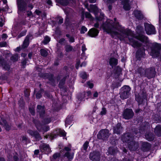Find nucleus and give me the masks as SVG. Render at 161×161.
<instances>
[{
  "mask_svg": "<svg viewBox=\"0 0 161 161\" xmlns=\"http://www.w3.org/2000/svg\"><path fill=\"white\" fill-rule=\"evenodd\" d=\"M0 66H2L6 70H8L10 69V65L9 63L4 60L2 59L1 58H0Z\"/></svg>",
  "mask_w": 161,
  "mask_h": 161,
  "instance_id": "12",
  "label": "nucleus"
},
{
  "mask_svg": "<svg viewBox=\"0 0 161 161\" xmlns=\"http://www.w3.org/2000/svg\"><path fill=\"white\" fill-rule=\"evenodd\" d=\"M99 33V31L96 29L92 28L88 32V34L92 37H95L97 36Z\"/></svg>",
  "mask_w": 161,
  "mask_h": 161,
  "instance_id": "15",
  "label": "nucleus"
},
{
  "mask_svg": "<svg viewBox=\"0 0 161 161\" xmlns=\"http://www.w3.org/2000/svg\"><path fill=\"white\" fill-rule=\"evenodd\" d=\"M86 18L92 19V17L91 14L88 12H86L85 14Z\"/></svg>",
  "mask_w": 161,
  "mask_h": 161,
  "instance_id": "40",
  "label": "nucleus"
},
{
  "mask_svg": "<svg viewBox=\"0 0 161 161\" xmlns=\"http://www.w3.org/2000/svg\"><path fill=\"white\" fill-rule=\"evenodd\" d=\"M122 3L124 9L126 10H128L130 9V3L128 0H123Z\"/></svg>",
  "mask_w": 161,
  "mask_h": 161,
  "instance_id": "17",
  "label": "nucleus"
},
{
  "mask_svg": "<svg viewBox=\"0 0 161 161\" xmlns=\"http://www.w3.org/2000/svg\"><path fill=\"white\" fill-rule=\"evenodd\" d=\"M29 110L31 114H32V115H34V114L35 111L34 108H30Z\"/></svg>",
  "mask_w": 161,
  "mask_h": 161,
  "instance_id": "49",
  "label": "nucleus"
},
{
  "mask_svg": "<svg viewBox=\"0 0 161 161\" xmlns=\"http://www.w3.org/2000/svg\"><path fill=\"white\" fill-rule=\"evenodd\" d=\"M102 27L105 31L115 38L117 37L122 40L125 37H128L131 44L134 47L140 46V44L135 39L142 42L147 41V37L143 34L142 27L138 26L136 30L138 34L134 35L130 30H125L124 27H122L116 21L115 18L114 19V22L110 19L107 20L106 24H103Z\"/></svg>",
  "mask_w": 161,
  "mask_h": 161,
  "instance_id": "1",
  "label": "nucleus"
},
{
  "mask_svg": "<svg viewBox=\"0 0 161 161\" xmlns=\"http://www.w3.org/2000/svg\"><path fill=\"white\" fill-rule=\"evenodd\" d=\"M145 29L147 34L148 35L154 34L156 33L154 27L152 25L145 23L144 24Z\"/></svg>",
  "mask_w": 161,
  "mask_h": 161,
  "instance_id": "7",
  "label": "nucleus"
},
{
  "mask_svg": "<svg viewBox=\"0 0 161 161\" xmlns=\"http://www.w3.org/2000/svg\"><path fill=\"white\" fill-rule=\"evenodd\" d=\"M18 56L17 54H15V55L12 56L11 57V60L14 61H15L18 60Z\"/></svg>",
  "mask_w": 161,
  "mask_h": 161,
  "instance_id": "37",
  "label": "nucleus"
},
{
  "mask_svg": "<svg viewBox=\"0 0 161 161\" xmlns=\"http://www.w3.org/2000/svg\"><path fill=\"white\" fill-rule=\"evenodd\" d=\"M70 0H60V3L64 5H67Z\"/></svg>",
  "mask_w": 161,
  "mask_h": 161,
  "instance_id": "33",
  "label": "nucleus"
},
{
  "mask_svg": "<svg viewBox=\"0 0 161 161\" xmlns=\"http://www.w3.org/2000/svg\"><path fill=\"white\" fill-rule=\"evenodd\" d=\"M40 150L42 153L47 154L51 152V150L48 145L43 143L40 146Z\"/></svg>",
  "mask_w": 161,
  "mask_h": 161,
  "instance_id": "11",
  "label": "nucleus"
},
{
  "mask_svg": "<svg viewBox=\"0 0 161 161\" xmlns=\"http://www.w3.org/2000/svg\"><path fill=\"white\" fill-rule=\"evenodd\" d=\"M134 14L135 17L138 19H141L143 18V15L140 11L135 10L134 12Z\"/></svg>",
  "mask_w": 161,
  "mask_h": 161,
  "instance_id": "19",
  "label": "nucleus"
},
{
  "mask_svg": "<svg viewBox=\"0 0 161 161\" xmlns=\"http://www.w3.org/2000/svg\"><path fill=\"white\" fill-rule=\"evenodd\" d=\"M63 19L62 18L60 17L58 18L57 19V21H58V23L59 24H61L63 22Z\"/></svg>",
  "mask_w": 161,
  "mask_h": 161,
  "instance_id": "51",
  "label": "nucleus"
},
{
  "mask_svg": "<svg viewBox=\"0 0 161 161\" xmlns=\"http://www.w3.org/2000/svg\"><path fill=\"white\" fill-rule=\"evenodd\" d=\"M106 109L104 108H103L102 110L100 113V114L101 115H103L106 114Z\"/></svg>",
  "mask_w": 161,
  "mask_h": 161,
  "instance_id": "43",
  "label": "nucleus"
},
{
  "mask_svg": "<svg viewBox=\"0 0 161 161\" xmlns=\"http://www.w3.org/2000/svg\"><path fill=\"white\" fill-rule=\"evenodd\" d=\"M134 114L132 110L131 109H126L124 111L123 115L124 118L125 119H129L131 118Z\"/></svg>",
  "mask_w": 161,
  "mask_h": 161,
  "instance_id": "9",
  "label": "nucleus"
},
{
  "mask_svg": "<svg viewBox=\"0 0 161 161\" xmlns=\"http://www.w3.org/2000/svg\"><path fill=\"white\" fill-rule=\"evenodd\" d=\"M155 70L154 69H152V70H150V74L153 75L151 77H148V78H150L152 77H153L154 74Z\"/></svg>",
  "mask_w": 161,
  "mask_h": 161,
  "instance_id": "48",
  "label": "nucleus"
},
{
  "mask_svg": "<svg viewBox=\"0 0 161 161\" xmlns=\"http://www.w3.org/2000/svg\"><path fill=\"white\" fill-rule=\"evenodd\" d=\"M122 130V128L121 126V124L120 123H118L115 127L114 129V133L117 134H119L121 132Z\"/></svg>",
  "mask_w": 161,
  "mask_h": 161,
  "instance_id": "18",
  "label": "nucleus"
},
{
  "mask_svg": "<svg viewBox=\"0 0 161 161\" xmlns=\"http://www.w3.org/2000/svg\"><path fill=\"white\" fill-rule=\"evenodd\" d=\"M56 136V135H54V134H51L50 135H47L45 136V137L46 138H48V137H49L51 139H53V138H55Z\"/></svg>",
  "mask_w": 161,
  "mask_h": 161,
  "instance_id": "35",
  "label": "nucleus"
},
{
  "mask_svg": "<svg viewBox=\"0 0 161 161\" xmlns=\"http://www.w3.org/2000/svg\"><path fill=\"white\" fill-rule=\"evenodd\" d=\"M99 26V24L98 23H97L94 25V26H95V27L96 28L98 27Z\"/></svg>",
  "mask_w": 161,
  "mask_h": 161,
  "instance_id": "62",
  "label": "nucleus"
},
{
  "mask_svg": "<svg viewBox=\"0 0 161 161\" xmlns=\"http://www.w3.org/2000/svg\"><path fill=\"white\" fill-rule=\"evenodd\" d=\"M36 96L37 98H39L41 97V95L40 94L38 93L36 94Z\"/></svg>",
  "mask_w": 161,
  "mask_h": 161,
  "instance_id": "55",
  "label": "nucleus"
},
{
  "mask_svg": "<svg viewBox=\"0 0 161 161\" xmlns=\"http://www.w3.org/2000/svg\"><path fill=\"white\" fill-rule=\"evenodd\" d=\"M105 1H106V0H104ZM115 1V0H107V2L108 3H113L114 1Z\"/></svg>",
  "mask_w": 161,
  "mask_h": 161,
  "instance_id": "56",
  "label": "nucleus"
},
{
  "mask_svg": "<svg viewBox=\"0 0 161 161\" xmlns=\"http://www.w3.org/2000/svg\"><path fill=\"white\" fill-rule=\"evenodd\" d=\"M44 122L45 124H48L51 121V118L50 117H46L44 119Z\"/></svg>",
  "mask_w": 161,
  "mask_h": 161,
  "instance_id": "36",
  "label": "nucleus"
},
{
  "mask_svg": "<svg viewBox=\"0 0 161 161\" xmlns=\"http://www.w3.org/2000/svg\"><path fill=\"white\" fill-rule=\"evenodd\" d=\"M117 60L116 58H111L109 60V64L112 67L116 65L117 64Z\"/></svg>",
  "mask_w": 161,
  "mask_h": 161,
  "instance_id": "22",
  "label": "nucleus"
},
{
  "mask_svg": "<svg viewBox=\"0 0 161 161\" xmlns=\"http://www.w3.org/2000/svg\"><path fill=\"white\" fill-rule=\"evenodd\" d=\"M47 3L49 4V5H50L52 3V1L51 0H48L47 1Z\"/></svg>",
  "mask_w": 161,
  "mask_h": 161,
  "instance_id": "64",
  "label": "nucleus"
},
{
  "mask_svg": "<svg viewBox=\"0 0 161 161\" xmlns=\"http://www.w3.org/2000/svg\"><path fill=\"white\" fill-rule=\"evenodd\" d=\"M26 64V60H24L22 62V64L23 65H25Z\"/></svg>",
  "mask_w": 161,
  "mask_h": 161,
  "instance_id": "60",
  "label": "nucleus"
},
{
  "mask_svg": "<svg viewBox=\"0 0 161 161\" xmlns=\"http://www.w3.org/2000/svg\"><path fill=\"white\" fill-rule=\"evenodd\" d=\"M86 50V47L85 45H83L82 47V53L81 54V56H82V58L85 59H86V57L85 56V51Z\"/></svg>",
  "mask_w": 161,
  "mask_h": 161,
  "instance_id": "28",
  "label": "nucleus"
},
{
  "mask_svg": "<svg viewBox=\"0 0 161 161\" xmlns=\"http://www.w3.org/2000/svg\"><path fill=\"white\" fill-rule=\"evenodd\" d=\"M69 35L68 34L66 35V36L69 38V41L70 42H73L74 41V37H69Z\"/></svg>",
  "mask_w": 161,
  "mask_h": 161,
  "instance_id": "45",
  "label": "nucleus"
},
{
  "mask_svg": "<svg viewBox=\"0 0 161 161\" xmlns=\"http://www.w3.org/2000/svg\"><path fill=\"white\" fill-rule=\"evenodd\" d=\"M132 139L133 137H130V134L129 133L125 134L122 138V140L123 142H125L129 144L128 147L130 150H136L138 146L137 143H135L132 141L129 142L130 141L132 140Z\"/></svg>",
  "mask_w": 161,
  "mask_h": 161,
  "instance_id": "2",
  "label": "nucleus"
},
{
  "mask_svg": "<svg viewBox=\"0 0 161 161\" xmlns=\"http://www.w3.org/2000/svg\"><path fill=\"white\" fill-rule=\"evenodd\" d=\"M89 143L88 142H86L83 145L84 149L86 150L88 147Z\"/></svg>",
  "mask_w": 161,
  "mask_h": 161,
  "instance_id": "41",
  "label": "nucleus"
},
{
  "mask_svg": "<svg viewBox=\"0 0 161 161\" xmlns=\"http://www.w3.org/2000/svg\"><path fill=\"white\" fill-rule=\"evenodd\" d=\"M40 53L42 56H46L47 54V51L44 49H42L41 50Z\"/></svg>",
  "mask_w": 161,
  "mask_h": 161,
  "instance_id": "31",
  "label": "nucleus"
},
{
  "mask_svg": "<svg viewBox=\"0 0 161 161\" xmlns=\"http://www.w3.org/2000/svg\"><path fill=\"white\" fill-rule=\"evenodd\" d=\"M93 97H97L98 96V93L97 92H95L93 95Z\"/></svg>",
  "mask_w": 161,
  "mask_h": 161,
  "instance_id": "52",
  "label": "nucleus"
},
{
  "mask_svg": "<svg viewBox=\"0 0 161 161\" xmlns=\"http://www.w3.org/2000/svg\"><path fill=\"white\" fill-rule=\"evenodd\" d=\"M3 20H2V21H0V26L2 27L3 25Z\"/></svg>",
  "mask_w": 161,
  "mask_h": 161,
  "instance_id": "61",
  "label": "nucleus"
},
{
  "mask_svg": "<svg viewBox=\"0 0 161 161\" xmlns=\"http://www.w3.org/2000/svg\"><path fill=\"white\" fill-rule=\"evenodd\" d=\"M35 13L37 15H40L41 13V12L39 10L37 9L35 11Z\"/></svg>",
  "mask_w": 161,
  "mask_h": 161,
  "instance_id": "53",
  "label": "nucleus"
},
{
  "mask_svg": "<svg viewBox=\"0 0 161 161\" xmlns=\"http://www.w3.org/2000/svg\"><path fill=\"white\" fill-rule=\"evenodd\" d=\"M91 95V92L90 91H88L86 92L84 94V97L86 98H87L88 97H90Z\"/></svg>",
  "mask_w": 161,
  "mask_h": 161,
  "instance_id": "38",
  "label": "nucleus"
},
{
  "mask_svg": "<svg viewBox=\"0 0 161 161\" xmlns=\"http://www.w3.org/2000/svg\"><path fill=\"white\" fill-rule=\"evenodd\" d=\"M87 85L89 88H92L93 86V83L90 81H88L87 83Z\"/></svg>",
  "mask_w": 161,
  "mask_h": 161,
  "instance_id": "46",
  "label": "nucleus"
},
{
  "mask_svg": "<svg viewBox=\"0 0 161 161\" xmlns=\"http://www.w3.org/2000/svg\"><path fill=\"white\" fill-rule=\"evenodd\" d=\"M109 131L108 130L104 129L100 130L97 134V138L99 139L105 140L109 136Z\"/></svg>",
  "mask_w": 161,
  "mask_h": 161,
  "instance_id": "8",
  "label": "nucleus"
},
{
  "mask_svg": "<svg viewBox=\"0 0 161 161\" xmlns=\"http://www.w3.org/2000/svg\"><path fill=\"white\" fill-rule=\"evenodd\" d=\"M71 148L70 146L65 147L62 152L61 153L63 154V158H66L69 161H71L73 158L74 153L71 151Z\"/></svg>",
  "mask_w": 161,
  "mask_h": 161,
  "instance_id": "3",
  "label": "nucleus"
},
{
  "mask_svg": "<svg viewBox=\"0 0 161 161\" xmlns=\"http://www.w3.org/2000/svg\"><path fill=\"white\" fill-rule=\"evenodd\" d=\"M36 125L37 130L40 131L42 130L44 132L47 131L49 130L48 127L41 125L40 123H36Z\"/></svg>",
  "mask_w": 161,
  "mask_h": 161,
  "instance_id": "13",
  "label": "nucleus"
},
{
  "mask_svg": "<svg viewBox=\"0 0 161 161\" xmlns=\"http://www.w3.org/2000/svg\"><path fill=\"white\" fill-rule=\"evenodd\" d=\"M56 133H57V135H59L61 136H65L66 135V133L64 130L60 129L57 130Z\"/></svg>",
  "mask_w": 161,
  "mask_h": 161,
  "instance_id": "25",
  "label": "nucleus"
},
{
  "mask_svg": "<svg viewBox=\"0 0 161 161\" xmlns=\"http://www.w3.org/2000/svg\"><path fill=\"white\" fill-rule=\"evenodd\" d=\"M117 152L116 147H110L108 150V153L112 155H114Z\"/></svg>",
  "mask_w": 161,
  "mask_h": 161,
  "instance_id": "26",
  "label": "nucleus"
},
{
  "mask_svg": "<svg viewBox=\"0 0 161 161\" xmlns=\"http://www.w3.org/2000/svg\"><path fill=\"white\" fill-rule=\"evenodd\" d=\"M130 88L128 86H125L121 88L120 92V97L123 99H125L128 97L130 94Z\"/></svg>",
  "mask_w": 161,
  "mask_h": 161,
  "instance_id": "6",
  "label": "nucleus"
},
{
  "mask_svg": "<svg viewBox=\"0 0 161 161\" xmlns=\"http://www.w3.org/2000/svg\"><path fill=\"white\" fill-rule=\"evenodd\" d=\"M71 124L72 121H71L70 119L68 118H67L65 121V126L66 127L69 125H71Z\"/></svg>",
  "mask_w": 161,
  "mask_h": 161,
  "instance_id": "29",
  "label": "nucleus"
},
{
  "mask_svg": "<svg viewBox=\"0 0 161 161\" xmlns=\"http://www.w3.org/2000/svg\"><path fill=\"white\" fill-rule=\"evenodd\" d=\"M64 39H60V40L59 41V43H62V42H64Z\"/></svg>",
  "mask_w": 161,
  "mask_h": 161,
  "instance_id": "63",
  "label": "nucleus"
},
{
  "mask_svg": "<svg viewBox=\"0 0 161 161\" xmlns=\"http://www.w3.org/2000/svg\"><path fill=\"white\" fill-rule=\"evenodd\" d=\"M7 45V43L5 42H3L0 43V47H5Z\"/></svg>",
  "mask_w": 161,
  "mask_h": 161,
  "instance_id": "50",
  "label": "nucleus"
},
{
  "mask_svg": "<svg viewBox=\"0 0 161 161\" xmlns=\"http://www.w3.org/2000/svg\"><path fill=\"white\" fill-rule=\"evenodd\" d=\"M80 62H79V61H77V62H76V68L77 69H78V67H79V65H80Z\"/></svg>",
  "mask_w": 161,
  "mask_h": 161,
  "instance_id": "57",
  "label": "nucleus"
},
{
  "mask_svg": "<svg viewBox=\"0 0 161 161\" xmlns=\"http://www.w3.org/2000/svg\"><path fill=\"white\" fill-rule=\"evenodd\" d=\"M87 29L84 26H82L81 27V29L80 30V33L82 34H84L85 32L87 31Z\"/></svg>",
  "mask_w": 161,
  "mask_h": 161,
  "instance_id": "39",
  "label": "nucleus"
},
{
  "mask_svg": "<svg viewBox=\"0 0 161 161\" xmlns=\"http://www.w3.org/2000/svg\"><path fill=\"white\" fill-rule=\"evenodd\" d=\"M1 121L2 122H0V125H3L6 130H8L10 129V126L7 124L5 120L3 119H1Z\"/></svg>",
  "mask_w": 161,
  "mask_h": 161,
  "instance_id": "23",
  "label": "nucleus"
},
{
  "mask_svg": "<svg viewBox=\"0 0 161 161\" xmlns=\"http://www.w3.org/2000/svg\"><path fill=\"white\" fill-rule=\"evenodd\" d=\"M26 31H23L22 32L20 33V34L18 36V38H19L21 37L25 36L26 34Z\"/></svg>",
  "mask_w": 161,
  "mask_h": 161,
  "instance_id": "42",
  "label": "nucleus"
},
{
  "mask_svg": "<svg viewBox=\"0 0 161 161\" xmlns=\"http://www.w3.org/2000/svg\"><path fill=\"white\" fill-rule=\"evenodd\" d=\"M150 54L153 57H156L161 55L160 45L158 43L154 44L153 48L151 49Z\"/></svg>",
  "mask_w": 161,
  "mask_h": 161,
  "instance_id": "5",
  "label": "nucleus"
},
{
  "mask_svg": "<svg viewBox=\"0 0 161 161\" xmlns=\"http://www.w3.org/2000/svg\"><path fill=\"white\" fill-rule=\"evenodd\" d=\"M39 153V150H36L34 151V153L35 154H37Z\"/></svg>",
  "mask_w": 161,
  "mask_h": 161,
  "instance_id": "59",
  "label": "nucleus"
},
{
  "mask_svg": "<svg viewBox=\"0 0 161 161\" xmlns=\"http://www.w3.org/2000/svg\"><path fill=\"white\" fill-rule=\"evenodd\" d=\"M65 49L66 52H69L72 50L73 48L71 46L68 45L65 46Z\"/></svg>",
  "mask_w": 161,
  "mask_h": 161,
  "instance_id": "30",
  "label": "nucleus"
},
{
  "mask_svg": "<svg viewBox=\"0 0 161 161\" xmlns=\"http://www.w3.org/2000/svg\"><path fill=\"white\" fill-rule=\"evenodd\" d=\"M80 77L83 79H86L87 77V75L85 72H82L80 74Z\"/></svg>",
  "mask_w": 161,
  "mask_h": 161,
  "instance_id": "34",
  "label": "nucleus"
},
{
  "mask_svg": "<svg viewBox=\"0 0 161 161\" xmlns=\"http://www.w3.org/2000/svg\"><path fill=\"white\" fill-rule=\"evenodd\" d=\"M61 155L60 153H56L53 155V157L54 159H56L58 157L60 156Z\"/></svg>",
  "mask_w": 161,
  "mask_h": 161,
  "instance_id": "44",
  "label": "nucleus"
},
{
  "mask_svg": "<svg viewBox=\"0 0 161 161\" xmlns=\"http://www.w3.org/2000/svg\"><path fill=\"white\" fill-rule=\"evenodd\" d=\"M86 62H83L82 63V64L80 65L81 67L82 66H85L86 65Z\"/></svg>",
  "mask_w": 161,
  "mask_h": 161,
  "instance_id": "58",
  "label": "nucleus"
},
{
  "mask_svg": "<svg viewBox=\"0 0 161 161\" xmlns=\"http://www.w3.org/2000/svg\"><path fill=\"white\" fill-rule=\"evenodd\" d=\"M31 37V35H27L23 43V47L24 48L27 47L29 45V39Z\"/></svg>",
  "mask_w": 161,
  "mask_h": 161,
  "instance_id": "21",
  "label": "nucleus"
},
{
  "mask_svg": "<svg viewBox=\"0 0 161 161\" xmlns=\"http://www.w3.org/2000/svg\"><path fill=\"white\" fill-rule=\"evenodd\" d=\"M100 158V154L98 152H94L90 154V158L92 161H99Z\"/></svg>",
  "mask_w": 161,
  "mask_h": 161,
  "instance_id": "10",
  "label": "nucleus"
},
{
  "mask_svg": "<svg viewBox=\"0 0 161 161\" xmlns=\"http://www.w3.org/2000/svg\"><path fill=\"white\" fill-rule=\"evenodd\" d=\"M3 10L6 11H7L8 13H10L11 12V10H9V8L8 6L7 5L6 6L5 8H3Z\"/></svg>",
  "mask_w": 161,
  "mask_h": 161,
  "instance_id": "47",
  "label": "nucleus"
},
{
  "mask_svg": "<svg viewBox=\"0 0 161 161\" xmlns=\"http://www.w3.org/2000/svg\"><path fill=\"white\" fill-rule=\"evenodd\" d=\"M158 3V7L159 11V23L160 24H161V0H157Z\"/></svg>",
  "mask_w": 161,
  "mask_h": 161,
  "instance_id": "27",
  "label": "nucleus"
},
{
  "mask_svg": "<svg viewBox=\"0 0 161 161\" xmlns=\"http://www.w3.org/2000/svg\"><path fill=\"white\" fill-rule=\"evenodd\" d=\"M50 39L49 37L47 36H46L44 38L43 43L44 44H46L50 41Z\"/></svg>",
  "mask_w": 161,
  "mask_h": 161,
  "instance_id": "32",
  "label": "nucleus"
},
{
  "mask_svg": "<svg viewBox=\"0 0 161 161\" xmlns=\"http://www.w3.org/2000/svg\"><path fill=\"white\" fill-rule=\"evenodd\" d=\"M17 3L18 7V13L19 14H21V13H25L26 11V7L19 3V0H17Z\"/></svg>",
  "mask_w": 161,
  "mask_h": 161,
  "instance_id": "14",
  "label": "nucleus"
},
{
  "mask_svg": "<svg viewBox=\"0 0 161 161\" xmlns=\"http://www.w3.org/2000/svg\"><path fill=\"white\" fill-rule=\"evenodd\" d=\"M85 7L87 8L88 10L91 12H93L96 16V19L98 20H102L104 14L102 13H100V17H98L96 16L97 14L98 13V9L97 7L95 5L91 4L90 6V8L88 7V5H85Z\"/></svg>",
  "mask_w": 161,
  "mask_h": 161,
  "instance_id": "4",
  "label": "nucleus"
},
{
  "mask_svg": "<svg viewBox=\"0 0 161 161\" xmlns=\"http://www.w3.org/2000/svg\"><path fill=\"white\" fill-rule=\"evenodd\" d=\"M154 132L158 136L161 135V126L160 125L156 126L154 129Z\"/></svg>",
  "mask_w": 161,
  "mask_h": 161,
  "instance_id": "24",
  "label": "nucleus"
},
{
  "mask_svg": "<svg viewBox=\"0 0 161 161\" xmlns=\"http://www.w3.org/2000/svg\"><path fill=\"white\" fill-rule=\"evenodd\" d=\"M7 37V36L6 34H3L2 38L3 39H6Z\"/></svg>",
  "mask_w": 161,
  "mask_h": 161,
  "instance_id": "54",
  "label": "nucleus"
},
{
  "mask_svg": "<svg viewBox=\"0 0 161 161\" xmlns=\"http://www.w3.org/2000/svg\"><path fill=\"white\" fill-rule=\"evenodd\" d=\"M27 132L31 136L35 137L36 140H39L41 139V137L39 133L36 131H33L31 130H29Z\"/></svg>",
  "mask_w": 161,
  "mask_h": 161,
  "instance_id": "16",
  "label": "nucleus"
},
{
  "mask_svg": "<svg viewBox=\"0 0 161 161\" xmlns=\"http://www.w3.org/2000/svg\"><path fill=\"white\" fill-rule=\"evenodd\" d=\"M37 111L39 113L40 116L42 117L44 114V108L43 106L38 105L37 107Z\"/></svg>",
  "mask_w": 161,
  "mask_h": 161,
  "instance_id": "20",
  "label": "nucleus"
}]
</instances>
